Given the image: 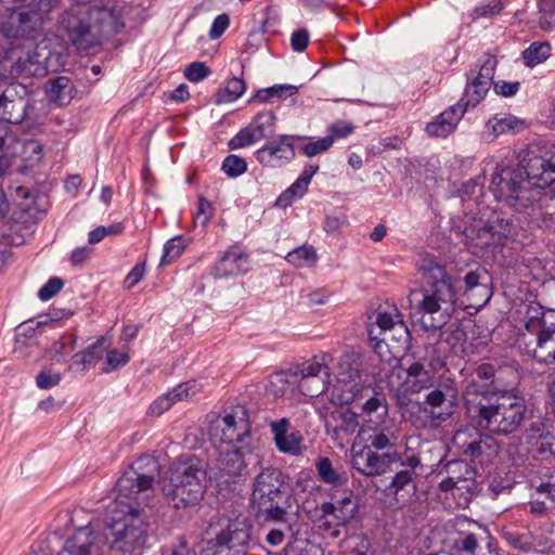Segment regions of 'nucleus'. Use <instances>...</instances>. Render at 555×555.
<instances>
[{
    "mask_svg": "<svg viewBox=\"0 0 555 555\" xmlns=\"http://www.w3.org/2000/svg\"><path fill=\"white\" fill-rule=\"evenodd\" d=\"M61 382V374L51 370H43L36 376V384L40 389H49Z\"/></svg>",
    "mask_w": 555,
    "mask_h": 555,
    "instance_id": "63",
    "label": "nucleus"
},
{
    "mask_svg": "<svg viewBox=\"0 0 555 555\" xmlns=\"http://www.w3.org/2000/svg\"><path fill=\"white\" fill-rule=\"evenodd\" d=\"M231 18L227 13L219 14L210 25V39L220 38L224 31L230 27Z\"/></svg>",
    "mask_w": 555,
    "mask_h": 555,
    "instance_id": "64",
    "label": "nucleus"
},
{
    "mask_svg": "<svg viewBox=\"0 0 555 555\" xmlns=\"http://www.w3.org/2000/svg\"><path fill=\"white\" fill-rule=\"evenodd\" d=\"M417 474L415 472L398 470L393 476L389 486V491L393 495L396 502L400 505L411 503L416 496Z\"/></svg>",
    "mask_w": 555,
    "mask_h": 555,
    "instance_id": "25",
    "label": "nucleus"
},
{
    "mask_svg": "<svg viewBox=\"0 0 555 555\" xmlns=\"http://www.w3.org/2000/svg\"><path fill=\"white\" fill-rule=\"evenodd\" d=\"M73 86L69 78L59 76L50 81L48 95L51 102L57 106L68 105L73 99Z\"/></svg>",
    "mask_w": 555,
    "mask_h": 555,
    "instance_id": "35",
    "label": "nucleus"
},
{
    "mask_svg": "<svg viewBox=\"0 0 555 555\" xmlns=\"http://www.w3.org/2000/svg\"><path fill=\"white\" fill-rule=\"evenodd\" d=\"M185 245L180 236L169 240L164 246V254L159 266L165 267L177 260L183 253Z\"/></svg>",
    "mask_w": 555,
    "mask_h": 555,
    "instance_id": "50",
    "label": "nucleus"
},
{
    "mask_svg": "<svg viewBox=\"0 0 555 555\" xmlns=\"http://www.w3.org/2000/svg\"><path fill=\"white\" fill-rule=\"evenodd\" d=\"M259 141L250 126L248 125L242 129L236 135L229 141V147L231 150H238L246 147L255 142Z\"/></svg>",
    "mask_w": 555,
    "mask_h": 555,
    "instance_id": "55",
    "label": "nucleus"
},
{
    "mask_svg": "<svg viewBox=\"0 0 555 555\" xmlns=\"http://www.w3.org/2000/svg\"><path fill=\"white\" fill-rule=\"evenodd\" d=\"M293 140L291 135H280L278 141L268 143L257 151V159L266 166H281L295 157Z\"/></svg>",
    "mask_w": 555,
    "mask_h": 555,
    "instance_id": "19",
    "label": "nucleus"
},
{
    "mask_svg": "<svg viewBox=\"0 0 555 555\" xmlns=\"http://www.w3.org/2000/svg\"><path fill=\"white\" fill-rule=\"evenodd\" d=\"M520 125L521 121L516 117L505 115L503 117L495 116L489 119L486 124V128L490 131L492 139H494L500 134L517 130Z\"/></svg>",
    "mask_w": 555,
    "mask_h": 555,
    "instance_id": "46",
    "label": "nucleus"
},
{
    "mask_svg": "<svg viewBox=\"0 0 555 555\" xmlns=\"http://www.w3.org/2000/svg\"><path fill=\"white\" fill-rule=\"evenodd\" d=\"M488 221L481 219L474 220L473 223L466 225L463 230L464 243L472 248L473 254L479 255L486 248L493 246V233Z\"/></svg>",
    "mask_w": 555,
    "mask_h": 555,
    "instance_id": "22",
    "label": "nucleus"
},
{
    "mask_svg": "<svg viewBox=\"0 0 555 555\" xmlns=\"http://www.w3.org/2000/svg\"><path fill=\"white\" fill-rule=\"evenodd\" d=\"M64 286L60 278H51L38 292V297L46 301L54 297Z\"/></svg>",
    "mask_w": 555,
    "mask_h": 555,
    "instance_id": "59",
    "label": "nucleus"
},
{
    "mask_svg": "<svg viewBox=\"0 0 555 555\" xmlns=\"http://www.w3.org/2000/svg\"><path fill=\"white\" fill-rule=\"evenodd\" d=\"M317 470L321 480L335 487L344 486L347 482V476L338 473L328 457H321L317 462Z\"/></svg>",
    "mask_w": 555,
    "mask_h": 555,
    "instance_id": "41",
    "label": "nucleus"
},
{
    "mask_svg": "<svg viewBox=\"0 0 555 555\" xmlns=\"http://www.w3.org/2000/svg\"><path fill=\"white\" fill-rule=\"evenodd\" d=\"M216 450V487L220 493H234L241 478L246 474L245 455L250 449L244 443L218 442L211 443Z\"/></svg>",
    "mask_w": 555,
    "mask_h": 555,
    "instance_id": "9",
    "label": "nucleus"
},
{
    "mask_svg": "<svg viewBox=\"0 0 555 555\" xmlns=\"http://www.w3.org/2000/svg\"><path fill=\"white\" fill-rule=\"evenodd\" d=\"M160 465L149 454L137 459L115 483L116 508L104 532L109 551L142 555L150 539V517L144 509L154 498L153 483Z\"/></svg>",
    "mask_w": 555,
    "mask_h": 555,
    "instance_id": "1",
    "label": "nucleus"
},
{
    "mask_svg": "<svg viewBox=\"0 0 555 555\" xmlns=\"http://www.w3.org/2000/svg\"><path fill=\"white\" fill-rule=\"evenodd\" d=\"M326 409L322 413L326 434L335 441L344 443L357 431L359 427L358 414L340 404Z\"/></svg>",
    "mask_w": 555,
    "mask_h": 555,
    "instance_id": "14",
    "label": "nucleus"
},
{
    "mask_svg": "<svg viewBox=\"0 0 555 555\" xmlns=\"http://www.w3.org/2000/svg\"><path fill=\"white\" fill-rule=\"evenodd\" d=\"M318 170L319 166L305 168L299 178L278 197L275 206L286 208L296 197H302L308 190L312 177Z\"/></svg>",
    "mask_w": 555,
    "mask_h": 555,
    "instance_id": "29",
    "label": "nucleus"
},
{
    "mask_svg": "<svg viewBox=\"0 0 555 555\" xmlns=\"http://www.w3.org/2000/svg\"><path fill=\"white\" fill-rule=\"evenodd\" d=\"M98 538L90 526L77 529L66 539L61 555H99Z\"/></svg>",
    "mask_w": 555,
    "mask_h": 555,
    "instance_id": "21",
    "label": "nucleus"
},
{
    "mask_svg": "<svg viewBox=\"0 0 555 555\" xmlns=\"http://www.w3.org/2000/svg\"><path fill=\"white\" fill-rule=\"evenodd\" d=\"M551 55V46L547 42H533L524 53L526 65L533 67L542 63Z\"/></svg>",
    "mask_w": 555,
    "mask_h": 555,
    "instance_id": "47",
    "label": "nucleus"
},
{
    "mask_svg": "<svg viewBox=\"0 0 555 555\" xmlns=\"http://www.w3.org/2000/svg\"><path fill=\"white\" fill-rule=\"evenodd\" d=\"M465 108L461 103L453 105L442 112L436 120L428 122L426 131L430 137L446 138L454 131L457 122L463 117Z\"/></svg>",
    "mask_w": 555,
    "mask_h": 555,
    "instance_id": "27",
    "label": "nucleus"
},
{
    "mask_svg": "<svg viewBox=\"0 0 555 555\" xmlns=\"http://www.w3.org/2000/svg\"><path fill=\"white\" fill-rule=\"evenodd\" d=\"M553 310L545 311L544 308L538 302H529L526 307L524 317V326L528 333L535 336L541 333L551 324H547L546 314H553Z\"/></svg>",
    "mask_w": 555,
    "mask_h": 555,
    "instance_id": "32",
    "label": "nucleus"
},
{
    "mask_svg": "<svg viewBox=\"0 0 555 555\" xmlns=\"http://www.w3.org/2000/svg\"><path fill=\"white\" fill-rule=\"evenodd\" d=\"M246 90L243 79L233 77L225 82V86L216 92V103H231L240 99Z\"/></svg>",
    "mask_w": 555,
    "mask_h": 555,
    "instance_id": "38",
    "label": "nucleus"
},
{
    "mask_svg": "<svg viewBox=\"0 0 555 555\" xmlns=\"http://www.w3.org/2000/svg\"><path fill=\"white\" fill-rule=\"evenodd\" d=\"M519 165L534 188H539L540 197L545 188L555 182V144L534 142L519 155Z\"/></svg>",
    "mask_w": 555,
    "mask_h": 555,
    "instance_id": "10",
    "label": "nucleus"
},
{
    "mask_svg": "<svg viewBox=\"0 0 555 555\" xmlns=\"http://www.w3.org/2000/svg\"><path fill=\"white\" fill-rule=\"evenodd\" d=\"M104 338H99L94 344L83 351L77 352L73 357V363L80 365L82 370H87L95 365L102 358Z\"/></svg>",
    "mask_w": 555,
    "mask_h": 555,
    "instance_id": "39",
    "label": "nucleus"
},
{
    "mask_svg": "<svg viewBox=\"0 0 555 555\" xmlns=\"http://www.w3.org/2000/svg\"><path fill=\"white\" fill-rule=\"evenodd\" d=\"M488 222L491 229L490 233H493L494 245H504L516 233V227L509 219L496 217L495 220Z\"/></svg>",
    "mask_w": 555,
    "mask_h": 555,
    "instance_id": "44",
    "label": "nucleus"
},
{
    "mask_svg": "<svg viewBox=\"0 0 555 555\" xmlns=\"http://www.w3.org/2000/svg\"><path fill=\"white\" fill-rule=\"evenodd\" d=\"M489 188L499 202L516 209L527 208L541 199L539 188L531 184L519 164L517 167L496 165Z\"/></svg>",
    "mask_w": 555,
    "mask_h": 555,
    "instance_id": "7",
    "label": "nucleus"
},
{
    "mask_svg": "<svg viewBox=\"0 0 555 555\" xmlns=\"http://www.w3.org/2000/svg\"><path fill=\"white\" fill-rule=\"evenodd\" d=\"M333 404L348 405L357 404L361 406L365 420L382 421L388 417V406L386 397L383 392L376 391L371 386L357 384L341 392H336L330 398Z\"/></svg>",
    "mask_w": 555,
    "mask_h": 555,
    "instance_id": "12",
    "label": "nucleus"
},
{
    "mask_svg": "<svg viewBox=\"0 0 555 555\" xmlns=\"http://www.w3.org/2000/svg\"><path fill=\"white\" fill-rule=\"evenodd\" d=\"M27 101L17 96L14 86L8 87L0 93V111L2 117L12 124L21 122L26 115Z\"/></svg>",
    "mask_w": 555,
    "mask_h": 555,
    "instance_id": "26",
    "label": "nucleus"
},
{
    "mask_svg": "<svg viewBox=\"0 0 555 555\" xmlns=\"http://www.w3.org/2000/svg\"><path fill=\"white\" fill-rule=\"evenodd\" d=\"M359 437L375 450L392 451L399 436L398 429L390 418L382 421L365 420L359 430Z\"/></svg>",
    "mask_w": 555,
    "mask_h": 555,
    "instance_id": "15",
    "label": "nucleus"
},
{
    "mask_svg": "<svg viewBox=\"0 0 555 555\" xmlns=\"http://www.w3.org/2000/svg\"><path fill=\"white\" fill-rule=\"evenodd\" d=\"M333 145V138L332 137H325L321 138L314 142H310L308 144H305L301 147V151L305 155L308 157L315 156L320 153H323L327 151Z\"/></svg>",
    "mask_w": 555,
    "mask_h": 555,
    "instance_id": "58",
    "label": "nucleus"
},
{
    "mask_svg": "<svg viewBox=\"0 0 555 555\" xmlns=\"http://www.w3.org/2000/svg\"><path fill=\"white\" fill-rule=\"evenodd\" d=\"M296 389L306 397H317L325 391V379H312L298 377Z\"/></svg>",
    "mask_w": 555,
    "mask_h": 555,
    "instance_id": "52",
    "label": "nucleus"
},
{
    "mask_svg": "<svg viewBox=\"0 0 555 555\" xmlns=\"http://www.w3.org/2000/svg\"><path fill=\"white\" fill-rule=\"evenodd\" d=\"M248 541V534L244 530H231L229 529V532L223 533L220 539L219 543L222 544L223 542H227L228 550L236 546V545H243L246 544Z\"/></svg>",
    "mask_w": 555,
    "mask_h": 555,
    "instance_id": "61",
    "label": "nucleus"
},
{
    "mask_svg": "<svg viewBox=\"0 0 555 555\" xmlns=\"http://www.w3.org/2000/svg\"><path fill=\"white\" fill-rule=\"evenodd\" d=\"M205 491L206 470L198 468L192 461L175 464L163 487L168 503L177 508L196 505L204 498Z\"/></svg>",
    "mask_w": 555,
    "mask_h": 555,
    "instance_id": "8",
    "label": "nucleus"
},
{
    "mask_svg": "<svg viewBox=\"0 0 555 555\" xmlns=\"http://www.w3.org/2000/svg\"><path fill=\"white\" fill-rule=\"evenodd\" d=\"M72 5L59 18V29L80 51L102 44L124 28L114 8L93 4L95 0H72Z\"/></svg>",
    "mask_w": 555,
    "mask_h": 555,
    "instance_id": "3",
    "label": "nucleus"
},
{
    "mask_svg": "<svg viewBox=\"0 0 555 555\" xmlns=\"http://www.w3.org/2000/svg\"><path fill=\"white\" fill-rule=\"evenodd\" d=\"M358 503L351 491H345L335 502H325L321 505L323 517L333 516L334 520H325L323 526L331 528L332 526H343L352 519L357 513Z\"/></svg>",
    "mask_w": 555,
    "mask_h": 555,
    "instance_id": "17",
    "label": "nucleus"
},
{
    "mask_svg": "<svg viewBox=\"0 0 555 555\" xmlns=\"http://www.w3.org/2000/svg\"><path fill=\"white\" fill-rule=\"evenodd\" d=\"M539 26L545 31L555 29V0L539 1Z\"/></svg>",
    "mask_w": 555,
    "mask_h": 555,
    "instance_id": "48",
    "label": "nucleus"
},
{
    "mask_svg": "<svg viewBox=\"0 0 555 555\" xmlns=\"http://www.w3.org/2000/svg\"><path fill=\"white\" fill-rule=\"evenodd\" d=\"M330 359L331 357L327 353H323L321 356L313 357L311 360L302 363L293 371L297 377L325 379V383H330Z\"/></svg>",
    "mask_w": 555,
    "mask_h": 555,
    "instance_id": "31",
    "label": "nucleus"
},
{
    "mask_svg": "<svg viewBox=\"0 0 555 555\" xmlns=\"http://www.w3.org/2000/svg\"><path fill=\"white\" fill-rule=\"evenodd\" d=\"M474 388L475 386L467 387L465 405L469 418L479 429L507 436L520 428L528 412L524 397L515 392L478 395Z\"/></svg>",
    "mask_w": 555,
    "mask_h": 555,
    "instance_id": "4",
    "label": "nucleus"
},
{
    "mask_svg": "<svg viewBox=\"0 0 555 555\" xmlns=\"http://www.w3.org/2000/svg\"><path fill=\"white\" fill-rule=\"evenodd\" d=\"M247 256L237 250L227 251L216 264V274L219 276L236 275L246 272Z\"/></svg>",
    "mask_w": 555,
    "mask_h": 555,
    "instance_id": "33",
    "label": "nucleus"
},
{
    "mask_svg": "<svg viewBox=\"0 0 555 555\" xmlns=\"http://www.w3.org/2000/svg\"><path fill=\"white\" fill-rule=\"evenodd\" d=\"M443 362L436 359L427 365L421 361L413 362L404 372L405 380L402 386L406 391L418 393L424 389L434 387L437 383L436 371L443 367Z\"/></svg>",
    "mask_w": 555,
    "mask_h": 555,
    "instance_id": "16",
    "label": "nucleus"
},
{
    "mask_svg": "<svg viewBox=\"0 0 555 555\" xmlns=\"http://www.w3.org/2000/svg\"><path fill=\"white\" fill-rule=\"evenodd\" d=\"M60 3V0H33V2L25 10L33 24L37 28L49 17L51 11H53Z\"/></svg>",
    "mask_w": 555,
    "mask_h": 555,
    "instance_id": "40",
    "label": "nucleus"
},
{
    "mask_svg": "<svg viewBox=\"0 0 555 555\" xmlns=\"http://www.w3.org/2000/svg\"><path fill=\"white\" fill-rule=\"evenodd\" d=\"M249 434L248 413L241 404L224 409L222 414L210 423V443H244Z\"/></svg>",
    "mask_w": 555,
    "mask_h": 555,
    "instance_id": "11",
    "label": "nucleus"
},
{
    "mask_svg": "<svg viewBox=\"0 0 555 555\" xmlns=\"http://www.w3.org/2000/svg\"><path fill=\"white\" fill-rule=\"evenodd\" d=\"M285 479V475L274 467H267L255 477L250 504L257 516L275 522L286 521L289 494Z\"/></svg>",
    "mask_w": 555,
    "mask_h": 555,
    "instance_id": "6",
    "label": "nucleus"
},
{
    "mask_svg": "<svg viewBox=\"0 0 555 555\" xmlns=\"http://www.w3.org/2000/svg\"><path fill=\"white\" fill-rule=\"evenodd\" d=\"M503 4L500 0H490L486 3L474 9L473 15L475 18L494 16L501 13Z\"/></svg>",
    "mask_w": 555,
    "mask_h": 555,
    "instance_id": "57",
    "label": "nucleus"
},
{
    "mask_svg": "<svg viewBox=\"0 0 555 555\" xmlns=\"http://www.w3.org/2000/svg\"><path fill=\"white\" fill-rule=\"evenodd\" d=\"M489 89L490 87L486 86L480 81L476 82L472 79H468L464 94L459 103L462 104V107L465 108V111L469 106L475 107L485 99Z\"/></svg>",
    "mask_w": 555,
    "mask_h": 555,
    "instance_id": "42",
    "label": "nucleus"
},
{
    "mask_svg": "<svg viewBox=\"0 0 555 555\" xmlns=\"http://www.w3.org/2000/svg\"><path fill=\"white\" fill-rule=\"evenodd\" d=\"M473 438L475 439V443L468 454L472 459H477L482 455L490 457L498 452V443L490 435L482 434L479 430H473Z\"/></svg>",
    "mask_w": 555,
    "mask_h": 555,
    "instance_id": "37",
    "label": "nucleus"
},
{
    "mask_svg": "<svg viewBox=\"0 0 555 555\" xmlns=\"http://www.w3.org/2000/svg\"><path fill=\"white\" fill-rule=\"evenodd\" d=\"M525 352L541 364H555V325L551 323L533 339L526 341Z\"/></svg>",
    "mask_w": 555,
    "mask_h": 555,
    "instance_id": "18",
    "label": "nucleus"
},
{
    "mask_svg": "<svg viewBox=\"0 0 555 555\" xmlns=\"http://www.w3.org/2000/svg\"><path fill=\"white\" fill-rule=\"evenodd\" d=\"M52 55L47 41L34 39L11 41L0 59V78L42 77L48 73V61Z\"/></svg>",
    "mask_w": 555,
    "mask_h": 555,
    "instance_id": "5",
    "label": "nucleus"
},
{
    "mask_svg": "<svg viewBox=\"0 0 555 555\" xmlns=\"http://www.w3.org/2000/svg\"><path fill=\"white\" fill-rule=\"evenodd\" d=\"M208 202L204 195H199L196 210L193 214L194 227L205 230L208 224Z\"/></svg>",
    "mask_w": 555,
    "mask_h": 555,
    "instance_id": "60",
    "label": "nucleus"
},
{
    "mask_svg": "<svg viewBox=\"0 0 555 555\" xmlns=\"http://www.w3.org/2000/svg\"><path fill=\"white\" fill-rule=\"evenodd\" d=\"M298 92V88L293 85H274L269 88L260 89L256 92V94L249 100V102L258 101L261 103L270 102L274 98H287L296 94Z\"/></svg>",
    "mask_w": 555,
    "mask_h": 555,
    "instance_id": "43",
    "label": "nucleus"
},
{
    "mask_svg": "<svg viewBox=\"0 0 555 555\" xmlns=\"http://www.w3.org/2000/svg\"><path fill=\"white\" fill-rule=\"evenodd\" d=\"M504 538L513 547L525 552L537 547L547 548L552 546V543L547 540L534 535L531 532L519 533L516 531H505Z\"/></svg>",
    "mask_w": 555,
    "mask_h": 555,
    "instance_id": "34",
    "label": "nucleus"
},
{
    "mask_svg": "<svg viewBox=\"0 0 555 555\" xmlns=\"http://www.w3.org/2000/svg\"><path fill=\"white\" fill-rule=\"evenodd\" d=\"M221 170L229 178H237L247 171V163L244 158L230 154L223 159Z\"/></svg>",
    "mask_w": 555,
    "mask_h": 555,
    "instance_id": "51",
    "label": "nucleus"
},
{
    "mask_svg": "<svg viewBox=\"0 0 555 555\" xmlns=\"http://www.w3.org/2000/svg\"><path fill=\"white\" fill-rule=\"evenodd\" d=\"M297 375L293 370L281 371L269 377L266 386V393L278 399L296 390Z\"/></svg>",
    "mask_w": 555,
    "mask_h": 555,
    "instance_id": "30",
    "label": "nucleus"
},
{
    "mask_svg": "<svg viewBox=\"0 0 555 555\" xmlns=\"http://www.w3.org/2000/svg\"><path fill=\"white\" fill-rule=\"evenodd\" d=\"M286 261L297 268H310L318 261V254L312 245L296 247L287 254Z\"/></svg>",
    "mask_w": 555,
    "mask_h": 555,
    "instance_id": "36",
    "label": "nucleus"
},
{
    "mask_svg": "<svg viewBox=\"0 0 555 555\" xmlns=\"http://www.w3.org/2000/svg\"><path fill=\"white\" fill-rule=\"evenodd\" d=\"M278 449L283 453L299 455L301 453L300 438L296 434H287L284 437L275 438Z\"/></svg>",
    "mask_w": 555,
    "mask_h": 555,
    "instance_id": "54",
    "label": "nucleus"
},
{
    "mask_svg": "<svg viewBox=\"0 0 555 555\" xmlns=\"http://www.w3.org/2000/svg\"><path fill=\"white\" fill-rule=\"evenodd\" d=\"M373 323L382 328L385 334L396 327L406 331L403 322L400 320V313L396 308L390 312L378 311Z\"/></svg>",
    "mask_w": 555,
    "mask_h": 555,
    "instance_id": "49",
    "label": "nucleus"
},
{
    "mask_svg": "<svg viewBox=\"0 0 555 555\" xmlns=\"http://www.w3.org/2000/svg\"><path fill=\"white\" fill-rule=\"evenodd\" d=\"M275 119V115L272 112H262L254 117L249 126L257 138L262 140L273 134Z\"/></svg>",
    "mask_w": 555,
    "mask_h": 555,
    "instance_id": "45",
    "label": "nucleus"
},
{
    "mask_svg": "<svg viewBox=\"0 0 555 555\" xmlns=\"http://www.w3.org/2000/svg\"><path fill=\"white\" fill-rule=\"evenodd\" d=\"M400 460L397 451L377 453L369 446L351 447V466L366 477L380 476Z\"/></svg>",
    "mask_w": 555,
    "mask_h": 555,
    "instance_id": "13",
    "label": "nucleus"
},
{
    "mask_svg": "<svg viewBox=\"0 0 555 555\" xmlns=\"http://www.w3.org/2000/svg\"><path fill=\"white\" fill-rule=\"evenodd\" d=\"M208 67L204 62H193L184 70L185 78L191 82H197L206 78Z\"/></svg>",
    "mask_w": 555,
    "mask_h": 555,
    "instance_id": "62",
    "label": "nucleus"
},
{
    "mask_svg": "<svg viewBox=\"0 0 555 555\" xmlns=\"http://www.w3.org/2000/svg\"><path fill=\"white\" fill-rule=\"evenodd\" d=\"M0 29L7 38L15 41L26 40L25 35L36 30L37 26L33 24L25 9H12L7 20L1 23Z\"/></svg>",
    "mask_w": 555,
    "mask_h": 555,
    "instance_id": "23",
    "label": "nucleus"
},
{
    "mask_svg": "<svg viewBox=\"0 0 555 555\" xmlns=\"http://www.w3.org/2000/svg\"><path fill=\"white\" fill-rule=\"evenodd\" d=\"M455 399L452 389H448L446 392L441 389H435L426 396L425 404L431 408L430 413L434 418L446 421L453 413Z\"/></svg>",
    "mask_w": 555,
    "mask_h": 555,
    "instance_id": "28",
    "label": "nucleus"
},
{
    "mask_svg": "<svg viewBox=\"0 0 555 555\" xmlns=\"http://www.w3.org/2000/svg\"><path fill=\"white\" fill-rule=\"evenodd\" d=\"M198 390L199 388L196 382L180 384L169 392L154 400L149 409L150 414L159 416L168 411L175 402L192 398Z\"/></svg>",
    "mask_w": 555,
    "mask_h": 555,
    "instance_id": "24",
    "label": "nucleus"
},
{
    "mask_svg": "<svg viewBox=\"0 0 555 555\" xmlns=\"http://www.w3.org/2000/svg\"><path fill=\"white\" fill-rule=\"evenodd\" d=\"M417 268L423 279L422 299L413 308L411 317L424 331H439L456 310L453 279L433 256L422 257Z\"/></svg>",
    "mask_w": 555,
    "mask_h": 555,
    "instance_id": "2",
    "label": "nucleus"
},
{
    "mask_svg": "<svg viewBox=\"0 0 555 555\" xmlns=\"http://www.w3.org/2000/svg\"><path fill=\"white\" fill-rule=\"evenodd\" d=\"M75 338L70 335L63 336L59 341H55L50 349V357L53 360L60 361V357L66 354L68 351L74 350Z\"/></svg>",
    "mask_w": 555,
    "mask_h": 555,
    "instance_id": "56",
    "label": "nucleus"
},
{
    "mask_svg": "<svg viewBox=\"0 0 555 555\" xmlns=\"http://www.w3.org/2000/svg\"><path fill=\"white\" fill-rule=\"evenodd\" d=\"M473 430H479L476 427H465L463 429L457 430L453 436V443L456 448H459L463 454H469L472 447L475 443V439L473 438Z\"/></svg>",
    "mask_w": 555,
    "mask_h": 555,
    "instance_id": "53",
    "label": "nucleus"
},
{
    "mask_svg": "<svg viewBox=\"0 0 555 555\" xmlns=\"http://www.w3.org/2000/svg\"><path fill=\"white\" fill-rule=\"evenodd\" d=\"M337 385L334 387L331 397L336 392H341L343 389H348L350 386L361 384L357 382L360 379L362 373V359L358 352L344 353L337 363Z\"/></svg>",
    "mask_w": 555,
    "mask_h": 555,
    "instance_id": "20",
    "label": "nucleus"
}]
</instances>
